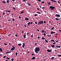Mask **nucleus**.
Returning <instances> with one entry per match:
<instances>
[{"label": "nucleus", "instance_id": "f257e3e1", "mask_svg": "<svg viewBox=\"0 0 61 61\" xmlns=\"http://www.w3.org/2000/svg\"><path fill=\"white\" fill-rule=\"evenodd\" d=\"M40 50V49L39 47H36L35 49V52H36V54H38L39 53L38 52H39Z\"/></svg>", "mask_w": 61, "mask_h": 61}, {"label": "nucleus", "instance_id": "f03ea898", "mask_svg": "<svg viewBox=\"0 0 61 61\" xmlns=\"http://www.w3.org/2000/svg\"><path fill=\"white\" fill-rule=\"evenodd\" d=\"M50 8L51 10H54V9H55V7L53 6H50Z\"/></svg>", "mask_w": 61, "mask_h": 61}, {"label": "nucleus", "instance_id": "7ed1b4c3", "mask_svg": "<svg viewBox=\"0 0 61 61\" xmlns=\"http://www.w3.org/2000/svg\"><path fill=\"white\" fill-rule=\"evenodd\" d=\"M44 23L43 21H41L39 22V24L41 25V24H43Z\"/></svg>", "mask_w": 61, "mask_h": 61}, {"label": "nucleus", "instance_id": "20e7f679", "mask_svg": "<svg viewBox=\"0 0 61 61\" xmlns=\"http://www.w3.org/2000/svg\"><path fill=\"white\" fill-rule=\"evenodd\" d=\"M55 16H57V17H60V15L59 14H56L55 15Z\"/></svg>", "mask_w": 61, "mask_h": 61}, {"label": "nucleus", "instance_id": "39448f33", "mask_svg": "<svg viewBox=\"0 0 61 61\" xmlns=\"http://www.w3.org/2000/svg\"><path fill=\"white\" fill-rule=\"evenodd\" d=\"M47 51L48 52H51V50L49 49H47Z\"/></svg>", "mask_w": 61, "mask_h": 61}, {"label": "nucleus", "instance_id": "423d86ee", "mask_svg": "<svg viewBox=\"0 0 61 61\" xmlns=\"http://www.w3.org/2000/svg\"><path fill=\"white\" fill-rule=\"evenodd\" d=\"M25 43H23L22 45V47L23 48H24V47H25Z\"/></svg>", "mask_w": 61, "mask_h": 61}, {"label": "nucleus", "instance_id": "0eeeda50", "mask_svg": "<svg viewBox=\"0 0 61 61\" xmlns=\"http://www.w3.org/2000/svg\"><path fill=\"white\" fill-rule=\"evenodd\" d=\"M25 20L26 21V20H29V18L26 17L25 18Z\"/></svg>", "mask_w": 61, "mask_h": 61}, {"label": "nucleus", "instance_id": "6e6552de", "mask_svg": "<svg viewBox=\"0 0 61 61\" xmlns=\"http://www.w3.org/2000/svg\"><path fill=\"white\" fill-rule=\"evenodd\" d=\"M51 1H52V2H56V0H51Z\"/></svg>", "mask_w": 61, "mask_h": 61}, {"label": "nucleus", "instance_id": "1a4fd4ad", "mask_svg": "<svg viewBox=\"0 0 61 61\" xmlns=\"http://www.w3.org/2000/svg\"><path fill=\"white\" fill-rule=\"evenodd\" d=\"M51 46L52 48H54V47H55V46L54 45H51Z\"/></svg>", "mask_w": 61, "mask_h": 61}, {"label": "nucleus", "instance_id": "9d476101", "mask_svg": "<svg viewBox=\"0 0 61 61\" xmlns=\"http://www.w3.org/2000/svg\"><path fill=\"white\" fill-rule=\"evenodd\" d=\"M11 53V52L10 51H8V52H6V53L7 54H8L9 53Z\"/></svg>", "mask_w": 61, "mask_h": 61}, {"label": "nucleus", "instance_id": "9b49d317", "mask_svg": "<svg viewBox=\"0 0 61 61\" xmlns=\"http://www.w3.org/2000/svg\"><path fill=\"white\" fill-rule=\"evenodd\" d=\"M47 4H48V5H50L51 4V3L50 2H47Z\"/></svg>", "mask_w": 61, "mask_h": 61}, {"label": "nucleus", "instance_id": "f8f14e48", "mask_svg": "<svg viewBox=\"0 0 61 61\" xmlns=\"http://www.w3.org/2000/svg\"><path fill=\"white\" fill-rule=\"evenodd\" d=\"M32 59H33V60H35V59H36V58L35 57H33L32 58Z\"/></svg>", "mask_w": 61, "mask_h": 61}, {"label": "nucleus", "instance_id": "ddd939ff", "mask_svg": "<svg viewBox=\"0 0 61 61\" xmlns=\"http://www.w3.org/2000/svg\"><path fill=\"white\" fill-rule=\"evenodd\" d=\"M0 51L1 52H2V51H3L2 49L1 48H0Z\"/></svg>", "mask_w": 61, "mask_h": 61}, {"label": "nucleus", "instance_id": "4468645a", "mask_svg": "<svg viewBox=\"0 0 61 61\" xmlns=\"http://www.w3.org/2000/svg\"><path fill=\"white\" fill-rule=\"evenodd\" d=\"M25 36H26V35H25L23 36V37L24 38H25H25H26V37Z\"/></svg>", "mask_w": 61, "mask_h": 61}, {"label": "nucleus", "instance_id": "2eb2a0df", "mask_svg": "<svg viewBox=\"0 0 61 61\" xmlns=\"http://www.w3.org/2000/svg\"><path fill=\"white\" fill-rule=\"evenodd\" d=\"M9 0H7L6 1V2L7 3H9Z\"/></svg>", "mask_w": 61, "mask_h": 61}, {"label": "nucleus", "instance_id": "dca6fc26", "mask_svg": "<svg viewBox=\"0 0 61 61\" xmlns=\"http://www.w3.org/2000/svg\"><path fill=\"white\" fill-rule=\"evenodd\" d=\"M51 42H55V41L53 39L51 40Z\"/></svg>", "mask_w": 61, "mask_h": 61}, {"label": "nucleus", "instance_id": "f3484780", "mask_svg": "<svg viewBox=\"0 0 61 61\" xmlns=\"http://www.w3.org/2000/svg\"><path fill=\"white\" fill-rule=\"evenodd\" d=\"M18 45L19 46H21L22 45V44L21 43L18 44Z\"/></svg>", "mask_w": 61, "mask_h": 61}, {"label": "nucleus", "instance_id": "a211bd4d", "mask_svg": "<svg viewBox=\"0 0 61 61\" xmlns=\"http://www.w3.org/2000/svg\"><path fill=\"white\" fill-rule=\"evenodd\" d=\"M55 29V27H53L51 29V30H53V29Z\"/></svg>", "mask_w": 61, "mask_h": 61}, {"label": "nucleus", "instance_id": "6ab92c4d", "mask_svg": "<svg viewBox=\"0 0 61 61\" xmlns=\"http://www.w3.org/2000/svg\"><path fill=\"white\" fill-rule=\"evenodd\" d=\"M55 20H59V19L57 18H56L55 19Z\"/></svg>", "mask_w": 61, "mask_h": 61}, {"label": "nucleus", "instance_id": "aec40b11", "mask_svg": "<svg viewBox=\"0 0 61 61\" xmlns=\"http://www.w3.org/2000/svg\"><path fill=\"white\" fill-rule=\"evenodd\" d=\"M11 50L12 51H14V49L13 48H12L11 49Z\"/></svg>", "mask_w": 61, "mask_h": 61}, {"label": "nucleus", "instance_id": "412c9836", "mask_svg": "<svg viewBox=\"0 0 61 61\" xmlns=\"http://www.w3.org/2000/svg\"><path fill=\"white\" fill-rule=\"evenodd\" d=\"M30 24V22H29V23H27V24L29 25Z\"/></svg>", "mask_w": 61, "mask_h": 61}, {"label": "nucleus", "instance_id": "4be33fe9", "mask_svg": "<svg viewBox=\"0 0 61 61\" xmlns=\"http://www.w3.org/2000/svg\"><path fill=\"white\" fill-rule=\"evenodd\" d=\"M37 13L38 14H41V12H37Z\"/></svg>", "mask_w": 61, "mask_h": 61}, {"label": "nucleus", "instance_id": "5701e85b", "mask_svg": "<svg viewBox=\"0 0 61 61\" xmlns=\"http://www.w3.org/2000/svg\"><path fill=\"white\" fill-rule=\"evenodd\" d=\"M24 13V11H22L20 12V14H23V13Z\"/></svg>", "mask_w": 61, "mask_h": 61}, {"label": "nucleus", "instance_id": "b1692460", "mask_svg": "<svg viewBox=\"0 0 61 61\" xmlns=\"http://www.w3.org/2000/svg\"><path fill=\"white\" fill-rule=\"evenodd\" d=\"M58 56H59V57H61V55H58Z\"/></svg>", "mask_w": 61, "mask_h": 61}, {"label": "nucleus", "instance_id": "393cba45", "mask_svg": "<svg viewBox=\"0 0 61 61\" xmlns=\"http://www.w3.org/2000/svg\"><path fill=\"white\" fill-rule=\"evenodd\" d=\"M3 2L4 4H5V1H3Z\"/></svg>", "mask_w": 61, "mask_h": 61}, {"label": "nucleus", "instance_id": "a878e982", "mask_svg": "<svg viewBox=\"0 0 61 61\" xmlns=\"http://www.w3.org/2000/svg\"><path fill=\"white\" fill-rule=\"evenodd\" d=\"M54 58H55L54 57H52L51 58V59H54Z\"/></svg>", "mask_w": 61, "mask_h": 61}, {"label": "nucleus", "instance_id": "bb28decb", "mask_svg": "<svg viewBox=\"0 0 61 61\" xmlns=\"http://www.w3.org/2000/svg\"><path fill=\"white\" fill-rule=\"evenodd\" d=\"M45 9V7H42V9H43V10H44Z\"/></svg>", "mask_w": 61, "mask_h": 61}, {"label": "nucleus", "instance_id": "cd10ccee", "mask_svg": "<svg viewBox=\"0 0 61 61\" xmlns=\"http://www.w3.org/2000/svg\"><path fill=\"white\" fill-rule=\"evenodd\" d=\"M45 32V30H42V33H44Z\"/></svg>", "mask_w": 61, "mask_h": 61}, {"label": "nucleus", "instance_id": "c85d7f7f", "mask_svg": "<svg viewBox=\"0 0 61 61\" xmlns=\"http://www.w3.org/2000/svg\"><path fill=\"white\" fill-rule=\"evenodd\" d=\"M38 15L37 14H35L34 15V16H37Z\"/></svg>", "mask_w": 61, "mask_h": 61}, {"label": "nucleus", "instance_id": "c756f323", "mask_svg": "<svg viewBox=\"0 0 61 61\" xmlns=\"http://www.w3.org/2000/svg\"><path fill=\"white\" fill-rule=\"evenodd\" d=\"M11 60L12 61H14V59H13V58H12L11 59Z\"/></svg>", "mask_w": 61, "mask_h": 61}, {"label": "nucleus", "instance_id": "7c9ffc66", "mask_svg": "<svg viewBox=\"0 0 61 61\" xmlns=\"http://www.w3.org/2000/svg\"><path fill=\"white\" fill-rule=\"evenodd\" d=\"M43 35L44 36H46V34L45 33H44L43 34Z\"/></svg>", "mask_w": 61, "mask_h": 61}, {"label": "nucleus", "instance_id": "2f4dec72", "mask_svg": "<svg viewBox=\"0 0 61 61\" xmlns=\"http://www.w3.org/2000/svg\"><path fill=\"white\" fill-rule=\"evenodd\" d=\"M51 34H53V31H51Z\"/></svg>", "mask_w": 61, "mask_h": 61}, {"label": "nucleus", "instance_id": "473e14b6", "mask_svg": "<svg viewBox=\"0 0 61 61\" xmlns=\"http://www.w3.org/2000/svg\"><path fill=\"white\" fill-rule=\"evenodd\" d=\"M15 54H16V56H17V53L16 52Z\"/></svg>", "mask_w": 61, "mask_h": 61}, {"label": "nucleus", "instance_id": "72a5a7b5", "mask_svg": "<svg viewBox=\"0 0 61 61\" xmlns=\"http://www.w3.org/2000/svg\"><path fill=\"white\" fill-rule=\"evenodd\" d=\"M61 47V46H58V48H60Z\"/></svg>", "mask_w": 61, "mask_h": 61}, {"label": "nucleus", "instance_id": "f704fd0d", "mask_svg": "<svg viewBox=\"0 0 61 61\" xmlns=\"http://www.w3.org/2000/svg\"><path fill=\"white\" fill-rule=\"evenodd\" d=\"M45 41L46 43H48V41L47 40H45Z\"/></svg>", "mask_w": 61, "mask_h": 61}, {"label": "nucleus", "instance_id": "c9c22d12", "mask_svg": "<svg viewBox=\"0 0 61 61\" xmlns=\"http://www.w3.org/2000/svg\"><path fill=\"white\" fill-rule=\"evenodd\" d=\"M42 39H43V40H44V39H45V38L43 37L42 38Z\"/></svg>", "mask_w": 61, "mask_h": 61}, {"label": "nucleus", "instance_id": "e433bc0d", "mask_svg": "<svg viewBox=\"0 0 61 61\" xmlns=\"http://www.w3.org/2000/svg\"><path fill=\"white\" fill-rule=\"evenodd\" d=\"M5 57H6V56H5L3 57V58H5Z\"/></svg>", "mask_w": 61, "mask_h": 61}, {"label": "nucleus", "instance_id": "4c0bfd02", "mask_svg": "<svg viewBox=\"0 0 61 61\" xmlns=\"http://www.w3.org/2000/svg\"><path fill=\"white\" fill-rule=\"evenodd\" d=\"M28 5H29V6H31V5H30V4L29 3L28 4Z\"/></svg>", "mask_w": 61, "mask_h": 61}, {"label": "nucleus", "instance_id": "58836bf2", "mask_svg": "<svg viewBox=\"0 0 61 61\" xmlns=\"http://www.w3.org/2000/svg\"><path fill=\"white\" fill-rule=\"evenodd\" d=\"M44 24H46V21H44Z\"/></svg>", "mask_w": 61, "mask_h": 61}, {"label": "nucleus", "instance_id": "ea45409f", "mask_svg": "<svg viewBox=\"0 0 61 61\" xmlns=\"http://www.w3.org/2000/svg\"><path fill=\"white\" fill-rule=\"evenodd\" d=\"M6 58L7 59H9V58L8 57H7Z\"/></svg>", "mask_w": 61, "mask_h": 61}, {"label": "nucleus", "instance_id": "a19ab883", "mask_svg": "<svg viewBox=\"0 0 61 61\" xmlns=\"http://www.w3.org/2000/svg\"><path fill=\"white\" fill-rule=\"evenodd\" d=\"M45 3V2L43 1L41 3H42V4H43V3Z\"/></svg>", "mask_w": 61, "mask_h": 61}, {"label": "nucleus", "instance_id": "79ce46f5", "mask_svg": "<svg viewBox=\"0 0 61 61\" xmlns=\"http://www.w3.org/2000/svg\"><path fill=\"white\" fill-rule=\"evenodd\" d=\"M28 35H29V33H27V36H28Z\"/></svg>", "mask_w": 61, "mask_h": 61}, {"label": "nucleus", "instance_id": "37998d69", "mask_svg": "<svg viewBox=\"0 0 61 61\" xmlns=\"http://www.w3.org/2000/svg\"><path fill=\"white\" fill-rule=\"evenodd\" d=\"M38 1L39 2H41V0H38Z\"/></svg>", "mask_w": 61, "mask_h": 61}, {"label": "nucleus", "instance_id": "c03bdc74", "mask_svg": "<svg viewBox=\"0 0 61 61\" xmlns=\"http://www.w3.org/2000/svg\"><path fill=\"white\" fill-rule=\"evenodd\" d=\"M23 1H24V2H26V0H23Z\"/></svg>", "mask_w": 61, "mask_h": 61}, {"label": "nucleus", "instance_id": "a18cd8bd", "mask_svg": "<svg viewBox=\"0 0 61 61\" xmlns=\"http://www.w3.org/2000/svg\"><path fill=\"white\" fill-rule=\"evenodd\" d=\"M47 36H48L51 37V36H50L49 35H48Z\"/></svg>", "mask_w": 61, "mask_h": 61}, {"label": "nucleus", "instance_id": "49530a36", "mask_svg": "<svg viewBox=\"0 0 61 61\" xmlns=\"http://www.w3.org/2000/svg\"><path fill=\"white\" fill-rule=\"evenodd\" d=\"M56 44V42H55L53 43V44Z\"/></svg>", "mask_w": 61, "mask_h": 61}, {"label": "nucleus", "instance_id": "de8ad7c7", "mask_svg": "<svg viewBox=\"0 0 61 61\" xmlns=\"http://www.w3.org/2000/svg\"><path fill=\"white\" fill-rule=\"evenodd\" d=\"M4 45H5V46H6V45H7V44H6V43H5L4 44Z\"/></svg>", "mask_w": 61, "mask_h": 61}, {"label": "nucleus", "instance_id": "09e8293b", "mask_svg": "<svg viewBox=\"0 0 61 61\" xmlns=\"http://www.w3.org/2000/svg\"><path fill=\"white\" fill-rule=\"evenodd\" d=\"M13 9H14V10H15V8H13Z\"/></svg>", "mask_w": 61, "mask_h": 61}, {"label": "nucleus", "instance_id": "8fccbe9b", "mask_svg": "<svg viewBox=\"0 0 61 61\" xmlns=\"http://www.w3.org/2000/svg\"><path fill=\"white\" fill-rule=\"evenodd\" d=\"M38 39H40V36H38Z\"/></svg>", "mask_w": 61, "mask_h": 61}, {"label": "nucleus", "instance_id": "3c124183", "mask_svg": "<svg viewBox=\"0 0 61 61\" xmlns=\"http://www.w3.org/2000/svg\"><path fill=\"white\" fill-rule=\"evenodd\" d=\"M37 9L38 10H39V8H37Z\"/></svg>", "mask_w": 61, "mask_h": 61}, {"label": "nucleus", "instance_id": "603ef678", "mask_svg": "<svg viewBox=\"0 0 61 61\" xmlns=\"http://www.w3.org/2000/svg\"><path fill=\"white\" fill-rule=\"evenodd\" d=\"M31 37H33V35H32L31 36Z\"/></svg>", "mask_w": 61, "mask_h": 61}, {"label": "nucleus", "instance_id": "864d4df0", "mask_svg": "<svg viewBox=\"0 0 61 61\" xmlns=\"http://www.w3.org/2000/svg\"><path fill=\"white\" fill-rule=\"evenodd\" d=\"M3 15H5V13H3Z\"/></svg>", "mask_w": 61, "mask_h": 61}, {"label": "nucleus", "instance_id": "5fc2aeb1", "mask_svg": "<svg viewBox=\"0 0 61 61\" xmlns=\"http://www.w3.org/2000/svg\"><path fill=\"white\" fill-rule=\"evenodd\" d=\"M37 43H36L35 44V45H37Z\"/></svg>", "mask_w": 61, "mask_h": 61}, {"label": "nucleus", "instance_id": "6e6d98bb", "mask_svg": "<svg viewBox=\"0 0 61 61\" xmlns=\"http://www.w3.org/2000/svg\"><path fill=\"white\" fill-rule=\"evenodd\" d=\"M12 1H13V2H15V0H12Z\"/></svg>", "mask_w": 61, "mask_h": 61}, {"label": "nucleus", "instance_id": "4d7b16f0", "mask_svg": "<svg viewBox=\"0 0 61 61\" xmlns=\"http://www.w3.org/2000/svg\"><path fill=\"white\" fill-rule=\"evenodd\" d=\"M37 31H39V29H37Z\"/></svg>", "mask_w": 61, "mask_h": 61}, {"label": "nucleus", "instance_id": "13d9d810", "mask_svg": "<svg viewBox=\"0 0 61 61\" xmlns=\"http://www.w3.org/2000/svg\"><path fill=\"white\" fill-rule=\"evenodd\" d=\"M35 23L36 24H37V22H35Z\"/></svg>", "mask_w": 61, "mask_h": 61}, {"label": "nucleus", "instance_id": "bf43d9fd", "mask_svg": "<svg viewBox=\"0 0 61 61\" xmlns=\"http://www.w3.org/2000/svg\"><path fill=\"white\" fill-rule=\"evenodd\" d=\"M19 18H20V19H21V17H20V16H19Z\"/></svg>", "mask_w": 61, "mask_h": 61}, {"label": "nucleus", "instance_id": "052dcab7", "mask_svg": "<svg viewBox=\"0 0 61 61\" xmlns=\"http://www.w3.org/2000/svg\"><path fill=\"white\" fill-rule=\"evenodd\" d=\"M58 3L59 4H60V2L59 1H58Z\"/></svg>", "mask_w": 61, "mask_h": 61}, {"label": "nucleus", "instance_id": "680f3d73", "mask_svg": "<svg viewBox=\"0 0 61 61\" xmlns=\"http://www.w3.org/2000/svg\"><path fill=\"white\" fill-rule=\"evenodd\" d=\"M8 12H9V13H10V11L9 10H8Z\"/></svg>", "mask_w": 61, "mask_h": 61}, {"label": "nucleus", "instance_id": "e2e57ef3", "mask_svg": "<svg viewBox=\"0 0 61 61\" xmlns=\"http://www.w3.org/2000/svg\"><path fill=\"white\" fill-rule=\"evenodd\" d=\"M56 42H58V41H56Z\"/></svg>", "mask_w": 61, "mask_h": 61}, {"label": "nucleus", "instance_id": "0e129e2a", "mask_svg": "<svg viewBox=\"0 0 61 61\" xmlns=\"http://www.w3.org/2000/svg\"><path fill=\"white\" fill-rule=\"evenodd\" d=\"M13 49H15V47H13Z\"/></svg>", "mask_w": 61, "mask_h": 61}, {"label": "nucleus", "instance_id": "69168bd1", "mask_svg": "<svg viewBox=\"0 0 61 61\" xmlns=\"http://www.w3.org/2000/svg\"><path fill=\"white\" fill-rule=\"evenodd\" d=\"M56 32H53V34H55Z\"/></svg>", "mask_w": 61, "mask_h": 61}, {"label": "nucleus", "instance_id": "338daca9", "mask_svg": "<svg viewBox=\"0 0 61 61\" xmlns=\"http://www.w3.org/2000/svg\"><path fill=\"white\" fill-rule=\"evenodd\" d=\"M33 24V22H31L30 23V24Z\"/></svg>", "mask_w": 61, "mask_h": 61}, {"label": "nucleus", "instance_id": "774afa93", "mask_svg": "<svg viewBox=\"0 0 61 61\" xmlns=\"http://www.w3.org/2000/svg\"><path fill=\"white\" fill-rule=\"evenodd\" d=\"M12 20H13V21H15V19H12Z\"/></svg>", "mask_w": 61, "mask_h": 61}]
</instances>
